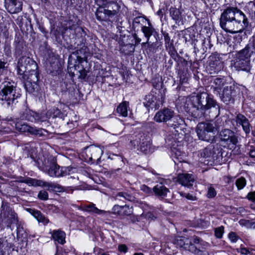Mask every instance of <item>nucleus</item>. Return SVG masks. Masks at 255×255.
Wrapping results in <instances>:
<instances>
[{
  "mask_svg": "<svg viewBox=\"0 0 255 255\" xmlns=\"http://www.w3.org/2000/svg\"><path fill=\"white\" fill-rule=\"evenodd\" d=\"M185 108L189 114L197 119L204 117L206 112L209 110H213L215 117L218 116L220 113L219 106L216 102L206 93L188 98Z\"/></svg>",
  "mask_w": 255,
  "mask_h": 255,
  "instance_id": "nucleus-1",
  "label": "nucleus"
},
{
  "mask_svg": "<svg viewBox=\"0 0 255 255\" xmlns=\"http://www.w3.org/2000/svg\"><path fill=\"white\" fill-rule=\"evenodd\" d=\"M248 19L241 10L235 7H228L222 13L220 18L221 27L227 32H242L248 27Z\"/></svg>",
  "mask_w": 255,
  "mask_h": 255,
  "instance_id": "nucleus-2",
  "label": "nucleus"
},
{
  "mask_svg": "<svg viewBox=\"0 0 255 255\" xmlns=\"http://www.w3.org/2000/svg\"><path fill=\"white\" fill-rule=\"evenodd\" d=\"M0 99L3 102L2 105L7 107H12L17 103V99L21 96L20 90L16 88L15 83L12 80L6 78L0 85Z\"/></svg>",
  "mask_w": 255,
  "mask_h": 255,
  "instance_id": "nucleus-3",
  "label": "nucleus"
},
{
  "mask_svg": "<svg viewBox=\"0 0 255 255\" xmlns=\"http://www.w3.org/2000/svg\"><path fill=\"white\" fill-rule=\"evenodd\" d=\"M81 210L89 213H94L97 215H102L104 218H108L110 216L112 213L121 216H130L133 213L132 207H129L128 205L120 206L115 205L112 208V212L106 211L99 209L96 207L95 204L90 203L87 205H83L81 207Z\"/></svg>",
  "mask_w": 255,
  "mask_h": 255,
  "instance_id": "nucleus-4",
  "label": "nucleus"
},
{
  "mask_svg": "<svg viewBox=\"0 0 255 255\" xmlns=\"http://www.w3.org/2000/svg\"><path fill=\"white\" fill-rule=\"evenodd\" d=\"M222 148L218 143H211L208 146L199 152V156L205 159L204 162L208 161L206 164L212 165L214 163L220 162L223 158Z\"/></svg>",
  "mask_w": 255,
  "mask_h": 255,
  "instance_id": "nucleus-5",
  "label": "nucleus"
},
{
  "mask_svg": "<svg viewBox=\"0 0 255 255\" xmlns=\"http://www.w3.org/2000/svg\"><path fill=\"white\" fill-rule=\"evenodd\" d=\"M17 222L16 214L7 202L2 201L0 208V231L4 229V224L11 228V225Z\"/></svg>",
  "mask_w": 255,
  "mask_h": 255,
  "instance_id": "nucleus-6",
  "label": "nucleus"
},
{
  "mask_svg": "<svg viewBox=\"0 0 255 255\" xmlns=\"http://www.w3.org/2000/svg\"><path fill=\"white\" fill-rule=\"evenodd\" d=\"M135 138L132 136H128V140L131 144L135 146L140 145L141 151L145 154H148L152 152L150 136L149 133L144 131H139L134 135Z\"/></svg>",
  "mask_w": 255,
  "mask_h": 255,
  "instance_id": "nucleus-7",
  "label": "nucleus"
},
{
  "mask_svg": "<svg viewBox=\"0 0 255 255\" xmlns=\"http://www.w3.org/2000/svg\"><path fill=\"white\" fill-rule=\"evenodd\" d=\"M218 128L214 123H200L197 125L196 132L199 139L211 142L214 140Z\"/></svg>",
  "mask_w": 255,
  "mask_h": 255,
  "instance_id": "nucleus-8",
  "label": "nucleus"
},
{
  "mask_svg": "<svg viewBox=\"0 0 255 255\" xmlns=\"http://www.w3.org/2000/svg\"><path fill=\"white\" fill-rule=\"evenodd\" d=\"M174 114V112L172 110L164 108L155 114L154 120L158 123H165L173 119L174 124L172 125V126L174 127V128H176L179 125H181L183 121L180 117L175 116Z\"/></svg>",
  "mask_w": 255,
  "mask_h": 255,
  "instance_id": "nucleus-9",
  "label": "nucleus"
},
{
  "mask_svg": "<svg viewBox=\"0 0 255 255\" xmlns=\"http://www.w3.org/2000/svg\"><path fill=\"white\" fill-rule=\"evenodd\" d=\"M98 4L104 6V7L110 8V6H112L111 9H107L104 8H99L96 13L97 18L100 21L106 20L109 16L114 15L117 13V9L114 7L118 8L116 3L112 2L111 0H96Z\"/></svg>",
  "mask_w": 255,
  "mask_h": 255,
  "instance_id": "nucleus-10",
  "label": "nucleus"
},
{
  "mask_svg": "<svg viewBox=\"0 0 255 255\" xmlns=\"http://www.w3.org/2000/svg\"><path fill=\"white\" fill-rule=\"evenodd\" d=\"M174 244L180 248L188 250L195 255H207V252L198 249L192 244L191 240L184 237H178L176 238Z\"/></svg>",
  "mask_w": 255,
  "mask_h": 255,
  "instance_id": "nucleus-11",
  "label": "nucleus"
},
{
  "mask_svg": "<svg viewBox=\"0 0 255 255\" xmlns=\"http://www.w3.org/2000/svg\"><path fill=\"white\" fill-rule=\"evenodd\" d=\"M102 153L103 151L101 148L90 145L84 149L82 152V156L88 162L99 163Z\"/></svg>",
  "mask_w": 255,
  "mask_h": 255,
  "instance_id": "nucleus-12",
  "label": "nucleus"
},
{
  "mask_svg": "<svg viewBox=\"0 0 255 255\" xmlns=\"http://www.w3.org/2000/svg\"><path fill=\"white\" fill-rule=\"evenodd\" d=\"M25 80V87L27 91L32 93L37 88V82L38 80V75L37 72L33 69L26 73V76L22 75Z\"/></svg>",
  "mask_w": 255,
  "mask_h": 255,
  "instance_id": "nucleus-13",
  "label": "nucleus"
},
{
  "mask_svg": "<svg viewBox=\"0 0 255 255\" xmlns=\"http://www.w3.org/2000/svg\"><path fill=\"white\" fill-rule=\"evenodd\" d=\"M31 67H36L35 62L29 57L22 56L18 61L17 73L19 75L26 76V73L32 70Z\"/></svg>",
  "mask_w": 255,
  "mask_h": 255,
  "instance_id": "nucleus-14",
  "label": "nucleus"
},
{
  "mask_svg": "<svg viewBox=\"0 0 255 255\" xmlns=\"http://www.w3.org/2000/svg\"><path fill=\"white\" fill-rule=\"evenodd\" d=\"M219 138L221 140L229 144V146L231 145V149L235 147L238 142L234 132L229 129L222 130L219 133Z\"/></svg>",
  "mask_w": 255,
  "mask_h": 255,
  "instance_id": "nucleus-15",
  "label": "nucleus"
},
{
  "mask_svg": "<svg viewBox=\"0 0 255 255\" xmlns=\"http://www.w3.org/2000/svg\"><path fill=\"white\" fill-rule=\"evenodd\" d=\"M76 169L72 167H60L54 162L50 164L48 169V174L55 175H67L75 173Z\"/></svg>",
  "mask_w": 255,
  "mask_h": 255,
  "instance_id": "nucleus-16",
  "label": "nucleus"
},
{
  "mask_svg": "<svg viewBox=\"0 0 255 255\" xmlns=\"http://www.w3.org/2000/svg\"><path fill=\"white\" fill-rule=\"evenodd\" d=\"M207 68L210 74H217L223 69V64L219 56L212 55L209 58V65Z\"/></svg>",
  "mask_w": 255,
  "mask_h": 255,
  "instance_id": "nucleus-17",
  "label": "nucleus"
},
{
  "mask_svg": "<svg viewBox=\"0 0 255 255\" xmlns=\"http://www.w3.org/2000/svg\"><path fill=\"white\" fill-rule=\"evenodd\" d=\"M23 182L29 186H43L47 188V189L48 190H55L56 188L60 189L61 188L60 187L52 182H44L40 180L31 178H27L23 181Z\"/></svg>",
  "mask_w": 255,
  "mask_h": 255,
  "instance_id": "nucleus-18",
  "label": "nucleus"
},
{
  "mask_svg": "<svg viewBox=\"0 0 255 255\" xmlns=\"http://www.w3.org/2000/svg\"><path fill=\"white\" fill-rule=\"evenodd\" d=\"M221 100L228 104L233 101V97L235 95V87L234 86H226L222 91H218Z\"/></svg>",
  "mask_w": 255,
  "mask_h": 255,
  "instance_id": "nucleus-19",
  "label": "nucleus"
},
{
  "mask_svg": "<svg viewBox=\"0 0 255 255\" xmlns=\"http://www.w3.org/2000/svg\"><path fill=\"white\" fill-rule=\"evenodd\" d=\"M255 53V38L249 43L242 50L238 51L237 57L250 59L251 56Z\"/></svg>",
  "mask_w": 255,
  "mask_h": 255,
  "instance_id": "nucleus-20",
  "label": "nucleus"
},
{
  "mask_svg": "<svg viewBox=\"0 0 255 255\" xmlns=\"http://www.w3.org/2000/svg\"><path fill=\"white\" fill-rule=\"evenodd\" d=\"M5 7L8 12L17 13L22 10V1L21 0H5Z\"/></svg>",
  "mask_w": 255,
  "mask_h": 255,
  "instance_id": "nucleus-21",
  "label": "nucleus"
},
{
  "mask_svg": "<svg viewBox=\"0 0 255 255\" xmlns=\"http://www.w3.org/2000/svg\"><path fill=\"white\" fill-rule=\"evenodd\" d=\"M250 62V59L237 57L236 61L235 63V66L238 70L249 72L251 69Z\"/></svg>",
  "mask_w": 255,
  "mask_h": 255,
  "instance_id": "nucleus-22",
  "label": "nucleus"
},
{
  "mask_svg": "<svg viewBox=\"0 0 255 255\" xmlns=\"http://www.w3.org/2000/svg\"><path fill=\"white\" fill-rule=\"evenodd\" d=\"M143 104L147 108L152 110L158 109L160 107L159 101H157L156 97L152 94L145 96Z\"/></svg>",
  "mask_w": 255,
  "mask_h": 255,
  "instance_id": "nucleus-23",
  "label": "nucleus"
},
{
  "mask_svg": "<svg viewBox=\"0 0 255 255\" xmlns=\"http://www.w3.org/2000/svg\"><path fill=\"white\" fill-rule=\"evenodd\" d=\"M27 210L37 220L39 223H42L44 225L49 223V220L45 217L39 211L32 209H28Z\"/></svg>",
  "mask_w": 255,
  "mask_h": 255,
  "instance_id": "nucleus-24",
  "label": "nucleus"
},
{
  "mask_svg": "<svg viewBox=\"0 0 255 255\" xmlns=\"http://www.w3.org/2000/svg\"><path fill=\"white\" fill-rule=\"evenodd\" d=\"M237 123L242 125L243 128L246 133L250 131V124L248 120L243 115L238 114L236 117Z\"/></svg>",
  "mask_w": 255,
  "mask_h": 255,
  "instance_id": "nucleus-25",
  "label": "nucleus"
},
{
  "mask_svg": "<svg viewBox=\"0 0 255 255\" xmlns=\"http://www.w3.org/2000/svg\"><path fill=\"white\" fill-rule=\"evenodd\" d=\"M153 192L156 196L164 197L166 196L168 189L161 183L157 184L153 188Z\"/></svg>",
  "mask_w": 255,
  "mask_h": 255,
  "instance_id": "nucleus-26",
  "label": "nucleus"
},
{
  "mask_svg": "<svg viewBox=\"0 0 255 255\" xmlns=\"http://www.w3.org/2000/svg\"><path fill=\"white\" fill-rule=\"evenodd\" d=\"M170 16L172 17L176 23L182 21L183 18L181 12L179 9L176 7H171L169 9Z\"/></svg>",
  "mask_w": 255,
  "mask_h": 255,
  "instance_id": "nucleus-27",
  "label": "nucleus"
},
{
  "mask_svg": "<svg viewBox=\"0 0 255 255\" xmlns=\"http://www.w3.org/2000/svg\"><path fill=\"white\" fill-rule=\"evenodd\" d=\"M52 237L53 240L57 241L60 244H64L65 243V234L64 232L60 230L53 231Z\"/></svg>",
  "mask_w": 255,
  "mask_h": 255,
  "instance_id": "nucleus-28",
  "label": "nucleus"
},
{
  "mask_svg": "<svg viewBox=\"0 0 255 255\" xmlns=\"http://www.w3.org/2000/svg\"><path fill=\"white\" fill-rule=\"evenodd\" d=\"M179 183L183 186L190 187L194 182V179L192 176H178Z\"/></svg>",
  "mask_w": 255,
  "mask_h": 255,
  "instance_id": "nucleus-29",
  "label": "nucleus"
},
{
  "mask_svg": "<svg viewBox=\"0 0 255 255\" xmlns=\"http://www.w3.org/2000/svg\"><path fill=\"white\" fill-rule=\"evenodd\" d=\"M47 130L42 128H37L29 126L28 132L31 135H37L39 137H43L45 135V133L47 132Z\"/></svg>",
  "mask_w": 255,
  "mask_h": 255,
  "instance_id": "nucleus-30",
  "label": "nucleus"
},
{
  "mask_svg": "<svg viewBox=\"0 0 255 255\" xmlns=\"http://www.w3.org/2000/svg\"><path fill=\"white\" fill-rule=\"evenodd\" d=\"M141 31L143 33L144 36L147 39L145 42H143L141 44L142 46H144L148 43L149 38L153 32L154 28L149 26H141Z\"/></svg>",
  "mask_w": 255,
  "mask_h": 255,
  "instance_id": "nucleus-31",
  "label": "nucleus"
},
{
  "mask_svg": "<svg viewBox=\"0 0 255 255\" xmlns=\"http://www.w3.org/2000/svg\"><path fill=\"white\" fill-rule=\"evenodd\" d=\"M128 103L126 101L121 103L117 107V112L123 117L128 116Z\"/></svg>",
  "mask_w": 255,
  "mask_h": 255,
  "instance_id": "nucleus-32",
  "label": "nucleus"
},
{
  "mask_svg": "<svg viewBox=\"0 0 255 255\" xmlns=\"http://www.w3.org/2000/svg\"><path fill=\"white\" fill-rule=\"evenodd\" d=\"M78 52H73L70 55L68 58V64L69 65L75 66L76 65V61L77 60L79 62L81 63L83 61V58L78 55Z\"/></svg>",
  "mask_w": 255,
  "mask_h": 255,
  "instance_id": "nucleus-33",
  "label": "nucleus"
},
{
  "mask_svg": "<svg viewBox=\"0 0 255 255\" xmlns=\"http://www.w3.org/2000/svg\"><path fill=\"white\" fill-rule=\"evenodd\" d=\"M37 113L31 110H26L23 119L32 122H36Z\"/></svg>",
  "mask_w": 255,
  "mask_h": 255,
  "instance_id": "nucleus-34",
  "label": "nucleus"
},
{
  "mask_svg": "<svg viewBox=\"0 0 255 255\" xmlns=\"http://www.w3.org/2000/svg\"><path fill=\"white\" fill-rule=\"evenodd\" d=\"M172 151L174 154V157L177 160L180 162L184 161V158L186 156L185 152L181 151L180 148H176L175 147H173Z\"/></svg>",
  "mask_w": 255,
  "mask_h": 255,
  "instance_id": "nucleus-35",
  "label": "nucleus"
},
{
  "mask_svg": "<svg viewBox=\"0 0 255 255\" xmlns=\"http://www.w3.org/2000/svg\"><path fill=\"white\" fill-rule=\"evenodd\" d=\"M214 89L216 91L221 90L223 87L226 84V80L223 78H216L214 81Z\"/></svg>",
  "mask_w": 255,
  "mask_h": 255,
  "instance_id": "nucleus-36",
  "label": "nucleus"
},
{
  "mask_svg": "<svg viewBox=\"0 0 255 255\" xmlns=\"http://www.w3.org/2000/svg\"><path fill=\"white\" fill-rule=\"evenodd\" d=\"M145 18L142 16H137L135 17L132 21V27L134 28V30H135L136 28H137L139 27L140 25L143 26V24L145 23Z\"/></svg>",
  "mask_w": 255,
  "mask_h": 255,
  "instance_id": "nucleus-37",
  "label": "nucleus"
},
{
  "mask_svg": "<svg viewBox=\"0 0 255 255\" xmlns=\"http://www.w3.org/2000/svg\"><path fill=\"white\" fill-rule=\"evenodd\" d=\"M115 198L116 200H122L123 198L130 201L133 200L134 198V197L132 195L126 192L118 193L116 195Z\"/></svg>",
  "mask_w": 255,
  "mask_h": 255,
  "instance_id": "nucleus-38",
  "label": "nucleus"
},
{
  "mask_svg": "<svg viewBox=\"0 0 255 255\" xmlns=\"http://www.w3.org/2000/svg\"><path fill=\"white\" fill-rule=\"evenodd\" d=\"M239 223L241 225L244 226L247 228L255 229V222L253 220H241Z\"/></svg>",
  "mask_w": 255,
  "mask_h": 255,
  "instance_id": "nucleus-39",
  "label": "nucleus"
},
{
  "mask_svg": "<svg viewBox=\"0 0 255 255\" xmlns=\"http://www.w3.org/2000/svg\"><path fill=\"white\" fill-rule=\"evenodd\" d=\"M15 128L20 132H28L29 126L26 124L18 122L15 124Z\"/></svg>",
  "mask_w": 255,
  "mask_h": 255,
  "instance_id": "nucleus-40",
  "label": "nucleus"
},
{
  "mask_svg": "<svg viewBox=\"0 0 255 255\" xmlns=\"http://www.w3.org/2000/svg\"><path fill=\"white\" fill-rule=\"evenodd\" d=\"M178 76L179 78V85H183L188 82V74L187 73L180 71L178 72Z\"/></svg>",
  "mask_w": 255,
  "mask_h": 255,
  "instance_id": "nucleus-41",
  "label": "nucleus"
},
{
  "mask_svg": "<svg viewBox=\"0 0 255 255\" xmlns=\"http://www.w3.org/2000/svg\"><path fill=\"white\" fill-rule=\"evenodd\" d=\"M8 244L5 239L0 238V254L3 255L5 250H7L8 248Z\"/></svg>",
  "mask_w": 255,
  "mask_h": 255,
  "instance_id": "nucleus-42",
  "label": "nucleus"
},
{
  "mask_svg": "<svg viewBox=\"0 0 255 255\" xmlns=\"http://www.w3.org/2000/svg\"><path fill=\"white\" fill-rule=\"evenodd\" d=\"M236 185L239 190L242 189L246 185V180L245 178L242 176L238 179L236 182Z\"/></svg>",
  "mask_w": 255,
  "mask_h": 255,
  "instance_id": "nucleus-43",
  "label": "nucleus"
},
{
  "mask_svg": "<svg viewBox=\"0 0 255 255\" xmlns=\"http://www.w3.org/2000/svg\"><path fill=\"white\" fill-rule=\"evenodd\" d=\"M49 117H51V115L49 114V112H48L46 114L44 113H37L36 122L45 121Z\"/></svg>",
  "mask_w": 255,
  "mask_h": 255,
  "instance_id": "nucleus-44",
  "label": "nucleus"
},
{
  "mask_svg": "<svg viewBox=\"0 0 255 255\" xmlns=\"http://www.w3.org/2000/svg\"><path fill=\"white\" fill-rule=\"evenodd\" d=\"M49 114L52 116L53 118L55 117H59L61 118L62 116V113L60 111L59 109L57 108H53L52 109H51L49 111Z\"/></svg>",
  "mask_w": 255,
  "mask_h": 255,
  "instance_id": "nucleus-45",
  "label": "nucleus"
},
{
  "mask_svg": "<svg viewBox=\"0 0 255 255\" xmlns=\"http://www.w3.org/2000/svg\"><path fill=\"white\" fill-rule=\"evenodd\" d=\"M89 180H93L95 183L97 184H101L105 185V183L104 179L103 176H88Z\"/></svg>",
  "mask_w": 255,
  "mask_h": 255,
  "instance_id": "nucleus-46",
  "label": "nucleus"
},
{
  "mask_svg": "<svg viewBox=\"0 0 255 255\" xmlns=\"http://www.w3.org/2000/svg\"><path fill=\"white\" fill-rule=\"evenodd\" d=\"M224 233V227L221 226L215 229V236L216 238L221 239Z\"/></svg>",
  "mask_w": 255,
  "mask_h": 255,
  "instance_id": "nucleus-47",
  "label": "nucleus"
},
{
  "mask_svg": "<svg viewBox=\"0 0 255 255\" xmlns=\"http://www.w3.org/2000/svg\"><path fill=\"white\" fill-rule=\"evenodd\" d=\"M38 197L40 200H46L48 198V194L45 191H40L38 193Z\"/></svg>",
  "mask_w": 255,
  "mask_h": 255,
  "instance_id": "nucleus-48",
  "label": "nucleus"
},
{
  "mask_svg": "<svg viewBox=\"0 0 255 255\" xmlns=\"http://www.w3.org/2000/svg\"><path fill=\"white\" fill-rule=\"evenodd\" d=\"M201 240L197 236H194L191 241L192 244H193L197 249H200L199 245L201 243Z\"/></svg>",
  "mask_w": 255,
  "mask_h": 255,
  "instance_id": "nucleus-49",
  "label": "nucleus"
},
{
  "mask_svg": "<svg viewBox=\"0 0 255 255\" xmlns=\"http://www.w3.org/2000/svg\"><path fill=\"white\" fill-rule=\"evenodd\" d=\"M216 192L214 188L212 187H210L208 189V191L207 193V197L208 198H212L216 196Z\"/></svg>",
  "mask_w": 255,
  "mask_h": 255,
  "instance_id": "nucleus-50",
  "label": "nucleus"
},
{
  "mask_svg": "<svg viewBox=\"0 0 255 255\" xmlns=\"http://www.w3.org/2000/svg\"><path fill=\"white\" fill-rule=\"evenodd\" d=\"M229 238L231 242L235 243L237 241L238 237L237 236L236 233L234 232H231L229 234Z\"/></svg>",
  "mask_w": 255,
  "mask_h": 255,
  "instance_id": "nucleus-51",
  "label": "nucleus"
},
{
  "mask_svg": "<svg viewBox=\"0 0 255 255\" xmlns=\"http://www.w3.org/2000/svg\"><path fill=\"white\" fill-rule=\"evenodd\" d=\"M79 78L82 79H84L87 75V72L85 69H83L79 71Z\"/></svg>",
  "mask_w": 255,
  "mask_h": 255,
  "instance_id": "nucleus-52",
  "label": "nucleus"
},
{
  "mask_svg": "<svg viewBox=\"0 0 255 255\" xmlns=\"http://www.w3.org/2000/svg\"><path fill=\"white\" fill-rule=\"evenodd\" d=\"M182 195L190 200L194 201L196 200L195 196L189 193H182Z\"/></svg>",
  "mask_w": 255,
  "mask_h": 255,
  "instance_id": "nucleus-53",
  "label": "nucleus"
},
{
  "mask_svg": "<svg viewBox=\"0 0 255 255\" xmlns=\"http://www.w3.org/2000/svg\"><path fill=\"white\" fill-rule=\"evenodd\" d=\"M6 63L0 60V75L3 74L4 71H6Z\"/></svg>",
  "mask_w": 255,
  "mask_h": 255,
  "instance_id": "nucleus-54",
  "label": "nucleus"
},
{
  "mask_svg": "<svg viewBox=\"0 0 255 255\" xmlns=\"http://www.w3.org/2000/svg\"><path fill=\"white\" fill-rule=\"evenodd\" d=\"M128 248L124 244L120 245L118 247V250L121 252H123L124 253H126L128 251Z\"/></svg>",
  "mask_w": 255,
  "mask_h": 255,
  "instance_id": "nucleus-55",
  "label": "nucleus"
},
{
  "mask_svg": "<svg viewBox=\"0 0 255 255\" xmlns=\"http://www.w3.org/2000/svg\"><path fill=\"white\" fill-rule=\"evenodd\" d=\"M247 198L249 200L255 201V191L249 193L247 195Z\"/></svg>",
  "mask_w": 255,
  "mask_h": 255,
  "instance_id": "nucleus-56",
  "label": "nucleus"
},
{
  "mask_svg": "<svg viewBox=\"0 0 255 255\" xmlns=\"http://www.w3.org/2000/svg\"><path fill=\"white\" fill-rule=\"evenodd\" d=\"M238 252H240L242 255H247L249 254L250 252L248 249L245 248H241L239 250Z\"/></svg>",
  "mask_w": 255,
  "mask_h": 255,
  "instance_id": "nucleus-57",
  "label": "nucleus"
},
{
  "mask_svg": "<svg viewBox=\"0 0 255 255\" xmlns=\"http://www.w3.org/2000/svg\"><path fill=\"white\" fill-rule=\"evenodd\" d=\"M163 35L164 36V39L165 43H169V42H170V41H172L170 39V36H169V35L168 33L164 32L163 33Z\"/></svg>",
  "mask_w": 255,
  "mask_h": 255,
  "instance_id": "nucleus-58",
  "label": "nucleus"
},
{
  "mask_svg": "<svg viewBox=\"0 0 255 255\" xmlns=\"http://www.w3.org/2000/svg\"><path fill=\"white\" fill-rule=\"evenodd\" d=\"M165 47L167 50L168 49H173V48L174 47L173 43V41L169 42V43H165Z\"/></svg>",
  "mask_w": 255,
  "mask_h": 255,
  "instance_id": "nucleus-59",
  "label": "nucleus"
},
{
  "mask_svg": "<svg viewBox=\"0 0 255 255\" xmlns=\"http://www.w3.org/2000/svg\"><path fill=\"white\" fill-rule=\"evenodd\" d=\"M208 246V243L204 242L202 240L201 241V243L199 245L200 248L201 247L202 249H205Z\"/></svg>",
  "mask_w": 255,
  "mask_h": 255,
  "instance_id": "nucleus-60",
  "label": "nucleus"
},
{
  "mask_svg": "<svg viewBox=\"0 0 255 255\" xmlns=\"http://www.w3.org/2000/svg\"><path fill=\"white\" fill-rule=\"evenodd\" d=\"M134 38L135 39V44L138 45V44H139L141 41V39L140 38L138 37L136 34H135L134 35Z\"/></svg>",
  "mask_w": 255,
  "mask_h": 255,
  "instance_id": "nucleus-61",
  "label": "nucleus"
},
{
  "mask_svg": "<svg viewBox=\"0 0 255 255\" xmlns=\"http://www.w3.org/2000/svg\"><path fill=\"white\" fill-rule=\"evenodd\" d=\"M249 155L250 157L252 158H255V148L250 150L249 152Z\"/></svg>",
  "mask_w": 255,
  "mask_h": 255,
  "instance_id": "nucleus-62",
  "label": "nucleus"
},
{
  "mask_svg": "<svg viewBox=\"0 0 255 255\" xmlns=\"http://www.w3.org/2000/svg\"><path fill=\"white\" fill-rule=\"evenodd\" d=\"M167 50L171 55H175L176 54V52L174 47L173 48V49H169Z\"/></svg>",
  "mask_w": 255,
  "mask_h": 255,
  "instance_id": "nucleus-63",
  "label": "nucleus"
},
{
  "mask_svg": "<svg viewBox=\"0 0 255 255\" xmlns=\"http://www.w3.org/2000/svg\"><path fill=\"white\" fill-rule=\"evenodd\" d=\"M23 229L22 227H21L20 225H18L17 226V234H19Z\"/></svg>",
  "mask_w": 255,
  "mask_h": 255,
  "instance_id": "nucleus-64",
  "label": "nucleus"
}]
</instances>
